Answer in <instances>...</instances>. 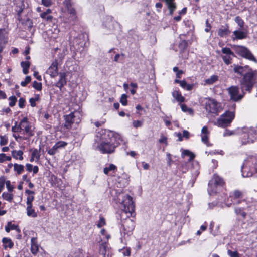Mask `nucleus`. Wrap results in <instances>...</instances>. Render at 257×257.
I'll return each instance as SVG.
<instances>
[{
    "label": "nucleus",
    "instance_id": "nucleus-1",
    "mask_svg": "<svg viewBox=\"0 0 257 257\" xmlns=\"http://www.w3.org/2000/svg\"><path fill=\"white\" fill-rule=\"evenodd\" d=\"M115 185L118 189H115L114 186L113 188H110V194L113 197V201L118 205L119 209L122 211L121 219H123L124 216L130 218L135 214V205L133 198L128 194L122 192V188L124 185L120 184L119 181ZM134 228L135 222L132 219L128 218L123 221L120 228L122 238L125 239L129 237L132 234Z\"/></svg>",
    "mask_w": 257,
    "mask_h": 257
},
{
    "label": "nucleus",
    "instance_id": "nucleus-2",
    "mask_svg": "<svg viewBox=\"0 0 257 257\" xmlns=\"http://www.w3.org/2000/svg\"><path fill=\"white\" fill-rule=\"evenodd\" d=\"M122 142L121 136L111 131H106L102 135L96 149L102 154H111Z\"/></svg>",
    "mask_w": 257,
    "mask_h": 257
},
{
    "label": "nucleus",
    "instance_id": "nucleus-3",
    "mask_svg": "<svg viewBox=\"0 0 257 257\" xmlns=\"http://www.w3.org/2000/svg\"><path fill=\"white\" fill-rule=\"evenodd\" d=\"M233 70L235 73L243 75L240 82L241 89L243 94L244 93V91L250 93L254 84L253 76L255 74L253 70L247 65L241 66L236 65H234Z\"/></svg>",
    "mask_w": 257,
    "mask_h": 257
},
{
    "label": "nucleus",
    "instance_id": "nucleus-4",
    "mask_svg": "<svg viewBox=\"0 0 257 257\" xmlns=\"http://www.w3.org/2000/svg\"><path fill=\"white\" fill-rule=\"evenodd\" d=\"M241 172L243 177L252 176L257 172V154L247 157L242 166Z\"/></svg>",
    "mask_w": 257,
    "mask_h": 257
},
{
    "label": "nucleus",
    "instance_id": "nucleus-5",
    "mask_svg": "<svg viewBox=\"0 0 257 257\" xmlns=\"http://www.w3.org/2000/svg\"><path fill=\"white\" fill-rule=\"evenodd\" d=\"M237 133L241 135L240 141L242 145L253 143L256 139L257 129L253 127H243L238 128Z\"/></svg>",
    "mask_w": 257,
    "mask_h": 257
},
{
    "label": "nucleus",
    "instance_id": "nucleus-6",
    "mask_svg": "<svg viewBox=\"0 0 257 257\" xmlns=\"http://www.w3.org/2000/svg\"><path fill=\"white\" fill-rule=\"evenodd\" d=\"M65 8L67 10L69 16H64L63 21L65 23L73 24L77 20V16L75 9L72 7L70 0H64L63 2Z\"/></svg>",
    "mask_w": 257,
    "mask_h": 257
},
{
    "label": "nucleus",
    "instance_id": "nucleus-7",
    "mask_svg": "<svg viewBox=\"0 0 257 257\" xmlns=\"http://www.w3.org/2000/svg\"><path fill=\"white\" fill-rule=\"evenodd\" d=\"M224 184L223 179L216 174L213 175V178L208 183V192L210 195L217 192V188L222 187Z\"/></svg>",
    "mask_w": 257,
    "mask_h": 257
},
{
    "label": "nucleus",
    "instance_id": "nucleus-8",
    "mask_svg": "<svg viewBox=\"0 0 257 257\" xmlns=\"http://www.w3.org/2000/svg\"><path fill=\"white\" fill-rule=\"evenodd\" d=\"M205 101V109L208 113L217 115L221 111V104L215 99L208 98H206Z\"/></svg>",
    "mask_w": 257,
    "mask_h": 257
},
{
    "label": "nucleus",
    "instance_id": "nucleus-9",
    "mask_svg": "<svg viewBox=\"0 0 257 257\" xmlns=\"http://www.w3.org/2000/svg\"><path fill=\"white\" fill-rule=\"evenodd\" d=\"M233 111H226L221 115L216 122V124L221 127H226L228 126L234 118Z\"/></svg>",
    "mask_w": 257,
    "mask_h": 257
},
{
    "label": "nucleus",
    "instance_id": "nucleus-10",
    "mask_svg": "<svg viewBox=\"0 0 257 257\" xmlns=\"http://www.w3.org/2000/svg\"><path fill=\"white\" fill-rule=\"evenodd\" d=\"M88 36L87 34L81 33L75 37L72 41V45L75 49L87 47L88 46Z\"/></svg>",
    "mask_w": 257,
    "mask_h": 257
},
{
    "label": "nucleus",
    "instance_id": "nucleus-11",
    "mask_svg": "<svg viewBox=\"0 0 257 257\" xmlns=\"http://www.w3.org/2000/svg\"><path fill=\"white\" fill-rule=\"evenodd\" d=\"M118 25L116 22L111 17L107 16L103 24V32L105 34H109L112 33L115 27Z\"/></svg>",
    "mask_w": 257,
    "mask_h": 257
},
{
    "label": "nucleus",
    "instance_id": "nucleus-12",
    "mask_svg": "<svg viewBox=\"0 0 257 257\" xmlns=\"http://www.w3.org/2000/svg\"><path fill=\"white\" fill-rule=\"evenodd\" d=\"M22 133L29 137L34 135L33 131L27 117L23 118L19 123Z\"/></svg>",
    "mask_w": 257,
    "mask_h": 257
},
{
    "label": "nucleus",
    "instance_id": "nucleus-13",
    "mask_svg": "<svg viewBox=\"0 0 257 257\" xmlns=\"http://www.w3.org/2000/svg\"><path fill=\"white\" fill-rule=\"evenodd\" d=\"M234 50L236 53L250 60L255 61V58L251 53L245 47L242 46H234Z\"/></svg>",
    "mask_w": 257,
    "mask_h": 257
},
{
    "label": "nucleus",
    "instance_id": "nucleus-14",
    "mask_svg": "<svg viewBox=\"0 0 257 257\" xmlns=\"http://www.w3.org/2000/svg\"><path fill=\"white\" fill-rule=\"evenodd\" d=\"M222 53L221 57L225 64H231L232 58L234 56L233 52L230 48L224 47L222 49Z\"/></svg>",
    "mask_w": 257,
    "mask_h": 257
},
{
    "label": "nucleus",
    "instance_id": "nucleus-15",
    "mask_svg": "<svg viewBox=\"0 0 257 257\" xmlns=\"http://www.w3.org/2000/svg\"><path fill=\"white\" fill-rule=\"evenodd\" d=\"M78 114L77 112H72L65 116V122L64 126L67 129H70L71 127L72 124L75 122L78 123L79 122V118L76 119Z\"/></svg>",
    "mask_w": 257,
    "mask_h": 257
},
{
    "label": "nucleus",
    "instance_id": "nucleus-16",
    "mask_svg": "<svg viewBox=\"0 0 257 257\" xmlns=\"http://www.w3.org/2000/svg\"><path fill=\"white\" fill-rule=\"evenodd\" d=\"M228 92L231 99L235 101L241 100L243 96V94L239 93V89L237 86L229 88Z\"/></svg>",
    "mask_w": 257,
    "mask_h": 257
},
{
    "label": "nucleus",
    "instance_id": "nucleus-17",
    "mask_svg": "<svg viewBox=\"0 0 257 257\" xmlns=\"http://www.w3.org/2000/svg\"><path fill=\"white\" fill-rule=\"evenodd\" d=\"M247 37V33L242 29H238L234 30L231 36L233 41L238 40L244 39Z\"/></svg>",
    "mask_w": 257,
    "mask_h": 257
},
{
    "label": "nucleus",
    "instance_id": "nucleus-18",
    "mask_svg": "<svg viewBox=\"0 0 257 257\" xmlns=\"http://www.w3.org/2000/svg\"><path fill=\"white\" fill-rule=\"evenodd\" d=\"M67 145V143L60 141L57 142L53 147L48 150V153L50 155H55L58 151V149L64 148Z\"/></svg>",
    "mask_w": 257,
    "mask_h": 257
},
{
    "label": "nucleus",
    "instance_id": "nucleus-19",
    "mask_svg": "<svg viewBox=\"0 0 257 257\" xmlns=\"http://www.w3.org/2000/svg\"><path fill=\"white\" fill-rule=\"evenodd\" d=\"M209 134L210 132L208 131V127L206 126H203L201 129L200 134L201 141L208 146L210 145L208 141Z\"/></svg>",
    "mask_w": 257,
    "mask_h": 257
},
{
    "label": "nucleus",
    "instance_id": "nucleus-20",
    "mask_svg": "<svg viewBox=\"0 0 257 257\" xmlns=\"http://www.w3.org/2000/svg\"><path fill=\"white\" fill-rule=\"evenodd\" d=\"M51 77H55L58 74V63L56 60L54 61L46 71Z\"/></svg>",
    "mask_w": 257,
    "mask_h": 257
},
{
    "label": "nucleus",
    "instance_id": "nucleus-21",
    "mask_svg": "<svg viewBox=\"0 0 257 257\" xmlns=\"http://www.w3.org/2000/svg\"><path fill=\"white\" fill-rule=\"evenodd\" d=\"M241 196V193L238 191H235L233 193V196H230L231 198V203H228L225 201L224 204L228 207H229L230 205L233 204L240 203V201L239 200L240 197Z\"/></svg>",
    "mask_w": 257,
    "mask_h": 257
},
{
    "label": "nucleus",
    "instance_id": "nucleus-22",
    "mask_svg": "<svg viewBox=\"0 0 257 257\" xmlns=\"http://www.w3.org/2000/svg\"><path fill=\"white\" fill-rule=\"evenodd\" d=\"M59 80L56 83L55 86L58 87L60 89L64 86L67 83L66 80V74L65 72H60L59 74Z\"/></svg>",
    "mask_w": 257,
    "mask_h": 257
},
{
    "label": "nucleus",
    "instance_id": "nucleus-23",
    "mask_svg": "<svg viewBox=\"0 0 257 257\" xmlns=\"http://www.w3.org/2000/svg\"><path fill=\"white\" fill-rule=\"evenodd\" d=\"M230 33L228 25L222 26L218 30L217 34L220 37H225Z\"/></svg>",
    "mask_w": 257,
    "mask_h": 257
},
{
    "label": "nucleus",
    "instance_id": "nucleus-24",
    "mask_svg": "<svg viewBox=\"0 0 257 257\" xmlns=\"http://www.w3.org/2000/svg\"><path fill=\"white\" fill-rule=\"evenodd\" d=\"M39 250V245L37 243V238L32 237L31 239V251L32 253L35 255Z\"/></svg>",
    "mask_w": 257,
    "mask_h": 257
},
{
    "label": "nucleus",
    "instance_id": "nucleus-25",
    "mask_svg": "<svg viewBox=\"0 0 257 257\" xmlns=\"http://www.w3.org/2000/svg\"><path fill=\"white\" fill-rule=\"evenodd\" d=\"M56 51H59L58 56L61 60L68 53L67 47L65 45L62 46L60 48H57Z\"/></svg>",
    "mask_w": 257,
    "mask_h": 257
},
{
    "label": "nucleus",
    "instance_id": "nucleus-26",
    "mask_svg": "<svg viewBox=\"0 0 257 257\" xmlns=\"http://www.w3.org/2000/svg\"><path fill=\"white\" fill-rule=\"evenodd\" d=\"M175 82L180 84V86L184 89L190 91L192 89L193 85L187 84L185 80H179L178 79H175Z\"/></svg>",
    "mask_w": 257,
    "mask_h": 257
},
{
    "label": "nucleus",
    "instance_id": "nucleus-27",
    "mask_svg": "<svg viewBox=\"0 0 257 257\" xmlns=\"http://www.w3.org/2000/svg\"><path fill=\"white\" fill-rule=\"evenodd\" d=\"M7 42V33L5 29H0V45H3Z\"/></svg>",
    "mask_w": 257,
    "mask_h": 257
},
{
    "label": "nucleus",
    "instance_id": "nucleus-28",
    "mask_svg": "<svg viewBox=\"0 0 257 257\" xmlns=\"http://www.w3.org/2000/svg\"><path fill=\"white\" fill-rule=\"evenodd\" d=\"M218 80V76L216 75H213L209 78L205 80V85H210L216 83Z\"/></svg>",
    "mask_w": 257,
    "mask_h": 257
},
{
    "label": "nucleus",
    "instance_id": "nucleus-29",
    "mask_svg": "<svg viewBox=\"0 0 257 257\" xmlns=\"http://www.w3.org/2000/svg\"><path fill=\"white\" fill-rule=\"evenodd\" d=\"M26 211L27 215L29 217L35 218L37 216V214L35 212V210L33 208L32 205H27Z\"/></svg>",
    "mask_w": 257,
    "mask_h": 257
},
{
    "label": "nucleus",
    "instance_id": "nucleus-30",
    "mask_svg": "<svg viewBox=\"0 0 257 257\" xmlns=\"http://www.w3.org/2000/svg\"><path fill=\"white\" fill-rule=\"evenodd\" d=\"M173 97L178 102H183L184 101V97L182 96L179 91H174L172 93Z\"/></svg>",
    "mask_w": 257,
    "mask_h": 257
},
{
    "label": "nucleus",
    "instance_id": "nucleus-31",
    "mask_svg": "<svg viewBox=\"0 0 257 257\" xmlns=\"http://www.w3.org/2000/svg\"><path fill=\"white\" fill-rule=\"evenodd\" d=\"M23 152L21 150H13L12 151V155L13 157L16 159H19L20 160L23 159Z\"/></svg>",
    "mask_w": 257,
    "mask_h": 257
},
{
    "label": "nucleus",
    "instance_id": "nucleus-32",
    "mask_svg": "<svg viewBox=\"0 0 257 257\" xmlns=\"http://www.w3.org/2000/svg\"><path fill=\"white\" fill-rule=\"evenodd\" d=\"M13 166L14 171L18 175L21 174L24 171V166L23 165L15 163Z\"/></svg>",
    "mask_w": 257,
    "mask_h": 257
},
{
    "label": "nucleus",
    "instance_id": "nucleus-33",
    "mask_svg": "<svg viewBox=\"0 0 257 257\" xmlns=\"http://www.w3.org/2000/svg\"><path fill=\"white\" fill-rule=\"evenodd\" d=\"M21 67L23 68V72L24 74H27L29 72L30 62L29 61H22L21 63Z\"/></svg>",
    "mask_w": 257,
    "mask_h": 257
},
{
    "label": "nucleus",
    "instance_id": "nucleus-34",
    "mask_svg": "<svg viewBox=\"0 0 257 257\" xmlns=\"http://www.w3.org/2000/svg\"><path fill=\"white\" fill-rule=\"evenodd\" d=\"M2 242L4 244L5 248H6L7 247L11 248L14 245L12 240L8 238H3L2 239Z\"/></svg>",
    "mask_w": 257,
    "mask_h": 257
},
{
    "label": "nucleus",
    "instance_id": "nucleus-35",
    "mask_svg": "<svg viewBox=\"0 0 257 257\" xmlns=\"http://www.w3.org/2000/svg\"><path fill=\"white\" fill-rule=\"evenodd\" d=\"M181 156L183 158H184L186 156H188L189 157V159L188 161H191L193 160L195 158V155L192 152H190L188 150H184L182 152Z\"/></svg>",
    "mask_w": 257,
    "mask_h": 257
},
{
    "label": "nucleus",
    "instance_id": "nucleus-36",
    "mask_svg": "<svg viewBox=\"0 0 257 257\" xmlns=\"http://www.w3.org/2000/svg\"><path fill=\"white\" fill-rule=\"evenodd\" d=\"M2 198L9 202H11L13 199V195L8 192H3L2 194Z\"/></svg>",
    "mask_w": 257,
    "mask_h": 257
},
{
    "label": "nucleus",
    "instance_id": "nucleus-37",
    "mask_svg": "<svg viewBox=\"0 0 257 257\" xmlns=\"http://www.w3.org/2000/svg\"><path fill=\"white\" fill-rule=\"evenodd\" d=\"M106 247L107 243L106 241L103 242L100 244L99 251L102 254H105L106 253Z\"/></svg>",
    "mask_w": 257,
    "mask_h": 257
},
{
    "label": "nucleus",
    "instance_id": "nucleus-38",
    "mask_svg": "<svg viewBox=\"0 0 257 257\" xmlns=\"http://www.w3.org/2000/svg\"><path fill=\"white\" fill-rule=\"evenodd\" d=\"M40 16L42 19L47 21V22H51L53 19L52 16L49 14L46 15V14L43 13L40 14Z\"/></svg>",
    "mask_w": 257,
    "mask_h": 257
},
{
    "label": "nucleus",
    "instance_id": "nucleus-39",
    "mask_svg": "<svg viewBox=\"0 0 257 257\" xmlns=\"http://www.w3.org/2000/svg\"><path fill=\"white\" fill-rule=\"evenodd\" d=\"M116 169V166L111 164H109L108 167H105L104 169V173L105 174L107 175L109 171H113Z\"/></svg>",
    "mask_w": 257,
    "mask_h": 257
},
{
    "label": "nucleus",
    "instance_id": "nucleus-40",
    "mask_svg": "<svg viewBox=\"0 0 257 257\" xmlns=\"http://www.w3.org/2000/svg\"><path fill=\"white\" fill-rule=\"evenodd\" d=\"M235 212L237 215L241 216L243 218H245L246 215V213L241 208H236L235 209Z\"/></svg>",
    "mask_w": 257,
    "mask_h": 257
},
{
    "label": "nucleus",
    "instance_id": "nucleus-41",
    "mask_svg": "<svg viewBox=\"0 0 257 257\" xmlns=\"http://www.w3.org/2000/svg\"><path fill=\"white\" fill-rule=\"evenodd\" d=\"M235 22L237 24L238 26H239L240 29H242L244 25V22L243 20L239 16H237L235 18Z\"/></svg>",
    "mask_w": 257,
    "mask_h": 257
},
{
    "label": "nucleus",
    "instance_id": "nucleus-42",
    "mask_svg": "<svg viewBox=\"0 0 257 257\" xmlns=\"http://www.w3.org/2000/svg\"><path fill=\"white\" fill-rule=\"evenodd\" d=\"M12 131L15 134L18 132L22 133L19 123L18 124L17 122H15V125L12 127Z\"/></svg>",
    "mask_w": 257,
    "mask_h": 257
},
{
    "label": "nucleus",
    "instance_id": "nucleus-43",
    "mask_svg": "<svg viewBox=\"0 0 257 257\" xmlns=\"http://www.w3.org/2000/svg\"><path fill=\"white\" fill-rule=\"evenodd\" d=\"M11 160V156H7L4 153H0V163H3L5 161H10Z\"/></svg>",
    "mask_w": 257,
    "mask_h": 257
},
{
    "label": "nucleus",
    "instance_id": "nucleus-44",
    "mask_svg": "<svg viewBox=\"0 0 257 257\" xmlns=\"http://www.w3.org/2000/svg\"><path fill=\"white\" fill-rule=\"evenodd\" d=\"M39 100V95L37 94L35 95L34 98H31L29 100L31 106L32 107H35L36 106V102Z\"/></svg>",
    "mask_w": 257,
    "mask_h": 257
},
{
    "label": "nucleus",
    "instance_id": "nucleus-45",
    "mask_svg": "<svg viewBox=\"0 0 257 257\" xmlns=\"http://www.w3.org/2000/svg\"><path fill=\"white\" fill-rule=\"evenodd\" d=\"M31 155L33 158H35L36 161H38L40 159V153L37 149H35L33 151Z\"/></svg>",
    "mask_w": 257,
    "mask_h": 257
},
{
    "label": "nucleus",
    "instance_id": "nucleus-46",
    "mask_svg": "<svg viewBox=\"0 0 257 257\" xmlns=\"http://www.w3.org/2000/svg\"><path fill=\"white\" fill-rule=\"evenodd\" d=\"M8 224L10 227V230H15L18 233L20 232V229L17 225L12 224L11 222H9Z\"/></svg>",
    "mask_w": 257,
    "mask_h": 257
},
{
    "label": "nucleus",
    "instance_id": "nucleus-47",
    "mask_svg": "<svg viewBox=\"0 0 257 257\" xmlns=\"http://www.w3.org/2000/svg\"><path fill=\"white\" fill-rule=\"evenodd\" d=\"M127 96L126 94H122L121 96L120 102L122 104V105L125 106L127 105Z\"/></svg>",
    "mask_w": 257,
    "mask_h": 257
},
{
    "label": "nucleus",
    "instance_id": "nucleus-48",
    "mask_svg": "<svg viewBox=\"0 0 257 257\" xmlns=\"http://www.w3.org/2000/svg\"><path fill=\"white\" fill-rule=\"evenodd\" d=\"M33 87L35 89L38 91H40L42 89V83L35 81L33 83Z\"/></svg>",
    "mask_w": 257,
    "mask_h": 257
},
{
    "label": "nucleus",
    "instance_id": "nucleus-49",
    "mask_svg": "<svg viewBox=\"0 0 257 257\" xmlns=\"http://www.w3.org/2000/svg\"><path fill=\"white\" fill-rule=\"evenodd\" d=\"M9 100L10 101L9 105L11 107H13L15 106L16 102L17 101V98L14 96H12L9 98Z\"/></svg>",
    "mask_w": 257,
    "mask_h": 257
},
{
    "label": "nucleus",
    "instance_id": "nucleus-50",
    "mask_svg": "<svg viewBox=\"0 0 257 257\" xmlns=\"http://www.w3.org/2000/svg\"><path fill=\"white\" fill-rule=\"evenodd\" d=\"M0 145L4 146L8 143V137L6 136H0Z\"/></svg>",
    "mask_w": 257,
    "mask_h": 257
},
{
    "label": "nucleus",
    "instance_id": "nucleus-51",
    "mask_svg": "<svg viewBox=\"0 0 257 257\" xmlns=\"http://www.w3.org/2000/svg\"><path fill=\"white\" fill-rule=\"evenodd\" d=\"M105 225V219L103 217H100L99 221L97 224V226L98 228H101Z\"/></svg>",
    "mask_w": 257,
    "mask_h": 257
},
{
    "label": "nucleus",
    "instance_id": "nucleus-52",
    "mask_svg": "<svg viewBox=\"0 0 257 257\" xmlns=\"http://www.w3.org/2000/svg\"><path fill=\"white\" fill-rule=\"evenodd\" d=\"M31 80V78L30 76H27L25 78V80L21 82V85L23 87L26 86Z\"/></svg>",
    "mask_w": 257,
    "mask_h": 257
},
{
    "label": "nucleus",
    "instance_id": "nucleus-53",
    "mask_svg": "<svg viewBox=\"0 0 257 257\" xmlns=\"http://www.w3.org/2000/svg\"><path fill=\"white\" fill-rule=\"evenodd\" d=\"M6 188L9 192H12L14 189L13 185H11V182L10 180L6 181L5 182Z\"/></svg>",
    "mask_w": 257,
    "mask_h": 257
},
{
    "label": "nucleus",
    "instance_id": "nucleus-54",
    "mask_svg": "<svg viewBox=\"0 0 257 257\" xmlns=\"http://www.w3.org/2000/svg\"><path fill=\"white\" fill-rule=\"evenodd\" d=\"M34 199L33 195H29L27 198L26 204L27 205H32V202Z\"/></svg>",
    "mask_w": 257,
    "mask_h": 257
},
{
    "label": "nucleus",
    "instance_id": "nucleus-55",
    "mask_svg": "<svg viewBox=\"0 0 257 257\" xmlns=\"http://www.w3.org/2000/svg\"><path fill=\"white\" fill-rule=\"evenodd\" d=\"M181 108L183 112H188L190 113H192L193 112V111L191 109L188 108L187 106L184 104L181 105Z\"/></svg>",
    "mask_w": 257,
    "mask_h": 257
},
{
    "label": "nucleus",
    "instance_id": "nucleus-56",
    "mask_svg": "<svg viewBox=\"0 0 257 257\" xmlns=\"http://www.w3.org/2000/svg\"><path fill=\"white\" fill-rule=\"evenodd\" d=\"M143 125V121L140 120H135L133 122V125L135 128L140 127Z\"/></svg>",
    "mask_w": 257,
    "mask_h": 257
},
{
    "label": "nucleus",
    "instance_id": "nucleus-57",
    "mask_svg": "<svg viewBox=\"0 0 257 257\" xmlns=\"http://www.w3.org/2000/svg\"><path fill=\"white\" fill-rule=\"evenodd\" d=\"M166 156L167 158V164L168 166H171L173 162L172 160L171 154L170 153H167Z\"/></svg>",
    "mask_w": 257,
    "mask_h": 257
},
{
    "label": "nucleus",
    "instance_id": "nucleus-58",
    "mask_svg": "<svg viewBox=\"0 0 257 257\" xmlns=\"http://www.w3.org/2000/svg\"><path fill=\"white\" fill-rule=\"evenodd\" d=\"M41 2L42 5L47 7L50 6L52 4V0H41Z\"/></svg>",
    "mask_w": 257,
    "mask_h": 257
},
{
    "label": "nucleus",
    "instance_id": "nucleus-59",
    "mask_svg": "<svg viewBox=\"0 0 257 257\" xmlns=\"http://www.w3.org/2000/svg\"><path fill=\"white\" fill-rule=\"evenodd\" d=\"M227 252L230 257H239L237 251H232L230 250H228Z\"/></svg>",
    "mask_w": 257,
    "mask_h": 257
},
{
    "label": "nucleus",
    "instance_id": "nucleus-60",
    "mask_svg": "<svg viewBox=\"0 0 257 257\" xmlns=\"http://www.w3.org/2000/svg\"><path fill=\"white\" fill-rule=\"evenodd\" d=\"M234 132L232 131H230L229 130H225L224 133H223V136H229L234 135Z\"/></svg>",
    "mask_w": 257,
    "mask_h": 257
},
{
    "label": "nucleus",
    "instance_id": "nucleus-61",
    "mask_svg": "<svg viewBox=\"0 0 257 257\" xmlns=\"http://www.w3.org/2000/svg\"><path fill=\"white\" fill-rule=\"evenodd\" d=\"M160 143H164L166 145L167 144V138L163 135L161 136V138L159 140Z\"/></svg>",
    "mask_w": 257,
    "mask_h": 257
},
{
    "label": "nucleus",
    "instance_id": "nucleus-62",
    "mask_svg": "<svg viewBox=\"0 0 257 257\" xmlns=\"http://www.w3.org/2000/svg\"><path fill=\"white\" fill-rule=\"evenodd\" d=\"M25 100L23 98H20L19 100V106L23 108L25 106Z\"/></svg>",
    "mask_w": 257,
    "mask_h": 257
},
{
    "label": "nucleus",
    "instance_id": "nucleus-63",
    "mask_svg": "<svg viewBox=\"0 0 257 257\" xmlns=\"http://www.w3.org/2000/svg\"><path fill=\"white\" fill-rule=\"evenodd\" d=\"M182 136H183V137H184L186 139H188L189 137V132L187 131H186V130L183 131V134H182Z\"/></svg>",
    "mask_w": 257,
    "mask_h": 257
},
{
    "label": "nucleus",
    "instance_id": "nucleus-64",
    "mask_svg": "<svg viewBox=\"0 0 257 257\" xmlns=\"http://www.w3.org/2000/svg\"><path fill=\"white\" fill-rule=\"evenodd\" d=\"M27 170L29 172H31L32 171L33 166L31 164H27L26 165Z\"/></svg>",
    "mask_w": 257,
    "mask_h": 257
}]
</instances>
